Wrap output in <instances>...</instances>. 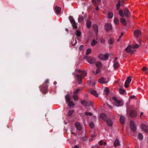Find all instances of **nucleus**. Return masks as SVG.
I'll return each instance as SVG.
<instances>
[{
	"mask_svg": "<svg viewBox=\"0 0 148 148\" xmlns=\"http://www.w3.org/2000/svg\"><path fill=\"white\" fill-rule=\"evenodd\" d=\"M114 23L116 25H118L119 24V20L116 17H115L114 19Z\"/></svg>",
	"mask_w": 148,
	"mask_h": 148,
	"instance_id": "cd10ccee",
	"label": "nucleus"
},
{
	"mask_svg": "<svg viewBox=\"0 0 148 148\" xmlns=\"http://www.w3.org/2000/svg\"><path fill=\"white\" fill-rule=\"evenodd\" d=\"M99 143L100 144V145H102L103 144V141L102 140H100L99 141Z\"/></svg>",
	"mask_w": 148,
	"mask_h": 148,
	"instance_id": "864d4df0",
	"label": "nucleus"
},
{
	"mask_svg": "<svg viewBox=\"0 0 148 148\" xmlns=\"http://www.w3.org/2000/svg\"><path fill=\"white\" fill-rule=\"evenodd\" d=\"M119 66V62L116 61H114L113 62V66L115 69L118 68Z\"/></svg>",
	"mask_w": 148,
	"mask_h": 148,
	"instance_id": "6ab92c4d",
	"label": "nucleus"
},
{
	"mask_svg": "<svg viewBox=\"0 0 148 148\" xmlns=\"http://www.w3.org/2000/svg\"><path fill=\"white\" fill-rule=\"evenodd\" d=\"M73 130H71V133H72V134H75V135H76V134H75V133H73Z\"/></svg>",
	"mask_w": 148,
	"mask_h": 148,
	"instance_id": "774afa93",
	"label": "nucleus"
},
{
	"mask_svg": "<svg viewBox=\"0 0 148 148\" xmlns=\"http://www.w3.org/2000/svg\"><path fill=\"white\" fill-rule=\"evenodd\" d=\"M73 110H69L68 111V115L69 116H71L73 113Z\"/></svg>",
	"mask_w": 148,
	"mask_h": 148,
	"instance_id": "ea45409f",
	"label": "nucleus"
},
{
	"mask_svg": "<svg viewBox=\"0 0 148 148\" xmlns=\"http://www.w3.org/2000/svg\"><path fill=\"white\" fill-rule=\"evenodd\" d=\"M86 60L87 62L91 64L94 63L96 60L95 58L91 57H88Z\"/></svg>",
	"mask_w": 148,
	"mask_h": 148,
	"instance_id": "20e7f679",
	"label": "nucleus"
},
{
	"mask_svg": "<svg viewBox=\"0 0 148 148\" xmlns=\"http://www.w3.org/2000/svg\"><path fill=\"white\" fill-rule=\"evenodd\" d=\"M93 140V138H90L89 139V142H90V141H92Z\"/></svg>",
	"mask_w": 148,
	"mask_h": 148,
	"instance_id": "680f3d73",
	"label": "nucleus"
},
{
	"mask_svg": "<svg viewBox=\"0 0 148 148\" xmlns=\"http://www.w3.org/2000/svg\"><path fill=\"white\" fill-rule=\"evenodd\" d=\"M82 77L80 75H77V78L78 82V83L79 84H81V81L82 79Z\"/></svg>",
	"mask_w": 148,
	"mask_h": 148,
	"instance_id": "b1692460",
	"label": "nucleus"
},
{
	"mask_svg": "<svg viewBox=\"0 0 148 148\" xmlns=\"http://www.w3.org/2000/svg\"><path fill=\"white\" fill-rule=\"evenodd\" d=\"M141 128L142 131L148 133V125H146L144 124H142L141 125Z\"/></svg>",
	"mask_w": 148,
	"mask_h": 148,
	"instance_id": "0eeeda50",
	"label": "nucleus"
},
{
	"mask_svg": "<svg viewBox=\"0 0 148 148\" xmlns=\"http://www.w3.org/2000/svg\"><path fill=\"white\" fill-rule=\"evenodd\" d=\"M67 103L69 106L70 107H71L75 106V104L73 103L72 101H70L67 102Z\"/></svg>",
	"mask_w": 148,
	"mask_h": 148,
	"instance_id": "c85d7f7f",
	"label": "nucleus"
},
{
	"mask_svg": "<svg viewBox=\"0 0 148 148\" xmlns=\"http://www.w3.org/2000/svg\"><path fill=\"white\" fill-rule=\"evenodd\" d=\"M96 136V135L95 134H93V135H91V137H95Z\"/></svg>",
	"mask_w": 148,
	"mask_h": 148,
	"instance_id": "bf43d9fd",
	"label": "nucleus"
},
{
	"mask_svg": "<svg viewBox=\"0 0 148 148\" xmlns=\"http://www.w3.org/2000/svg\"><path fill=\"white\" fill-rule=\"evenodd\" d=\"M81 103L84 106H92V103L91 101H89V102H88L85 100H83L81 101Z\"/></svg>",
	"mask_w": 148,
	"mask_h": 148,
	"instance_id": "f8f14e48",
	"label": "nucleus"
},
{
	"mask_svg": "<svg viewBox=\"0 0 148 148\" xmlns=\"http://www.w3.org/2000/svg\"><path fill=\"white\" fill-rule=\"evenodd\" d=\"M133 49V48H132V46L131 47L130 45H129L125 49V50L127 53H132L134 51Z\"/></svg>",
	"mask_w": 148,
	"mask_h": 148,
	"instance_id": "6e6552de",
	"label": "nucleus"
},
{
	"mask_svg": "<svg viewBox=\"0 0 148 148\" xmlns=\"http://www.w3.org/2000/svg\"><path fill=\"white\" fill-rule=\"evenodd\" d=\"M86 26L88 28H90L91 26V23L90 21H87L86 22Z\"/></svg>",
	"mask_w": 148,
	"mask_h": 148,
	"instance_id": "72a5a7b5",
	"label": "nucleus"
},
{
	"mask_svg": "<svg viewBox=\"0 0 148 148\" xmlns=\"http://www.w3.org/2000/svg\"><path fill=\"white\" fill-rule=\"evenodd\" d=\"M76 43H77V41H76V40H75V43H74V44H73V43H72V45H75L76 44Z\"/></svg>",
	"mask_w": 148,
	"mask_h": 148,
	"instance_id": "338daca9",
	"label": "nucleus"
},
{
	"mask_svg": "<svg viewBox=\"0 0 148 148\" xmlns=\"http://www.w3.org/2000/svg\"><path fill=\"white\" fill-rule=\"evenodd\" d=\"M113 16V14L112 12H110L108 14V17L110 19L112 18Z\"/></svg>",
	"mask_w": 148,
	"mask_h": 148,
	"instance_id": "c9c22d12",
	"label": "nucleus"
},
{
	"mask_svg": "<svg viewBox=\"0 0 148 148\" xmlns=\"http://www.w3.org/2000/svg\"><path fill=\"white\" fill-rule=\"evenodd\" d=\"M93 27L95 30L97 31L98 30V26L97 25H93Z\"/></svg>",
	"mask_w": 148,
	"mask_h": 148,
	"instance_id": "79ce46f5",
	"label": "nucleus"
},
{
	"mask_svg": "<svg viewBox=\"0 0 148 148\" xmlns=\"http://www.w3.org/2000/svg\"><path fill=\"white\" fill-rule=\"evenodd\" d=\"M123 35V33H121V36L119 37V38H120Z\"/></svg>",
	"mask_w": 148,
	"mask_h": 148,
	"instance_id": "052dcab7",
	"label": "nucleus"
},
{
	"mask_svg": "<svg viewBox=\"0 0 148 148\" xmlns=\"http://www.w3.org/2000/svg\"><path fill=\"white\" fill-rule=\"evenodd\" d=\"M90 93L91 94H92L95 95L96 97H97L98 96V93H97V92L95 90H90Z\"/></svg>",
	"mask_w": 148,
	"mask_h": 148,
	"instance_id": "5701e85b",
	"label": "nucleus"
},
{
	"mask_svg": "<svg viewBox=\"0 0 148 148\" xmlns=\"http://www.w3.org/2000/svg\"><path fill=\"white\" fill-rule=\"evenodd\" d=\"M95 65L98 68H100L102 67V64L101 63L99 62H97L95 63Z\"/></svg>",
	"mask_w": 148,
	"mask_h": 148,
	"instance_id": "4be33fe9",
	"label": "nucleus"
},
{
	"mask_svg": "<svg viewBox=\"0 0 148 148\" xmlns=\"http://www.w3.org/2000/svg\"><path fill=\"white\" fill-rule=\"evenodd\" d=\"M132 78V77L131 76H129L128 77L125 82H126V83H130L131 81Z\"/></svg>",
	"mask_w": 148,
	"mask_h": 148,
	"instance_id": "c756f323",
	"label": "nucleus"
},
{
	"mask_svg": "<svg viewBox=\"0 0 148 148\" xmlns=\"http://www.w3.org/2000/svg\"><path fill=\"white\" fill-rule=\"evenodd\" d=\"M114 42V40L112 39H110L108 41V43L110 45H112Z\"/></svg>",
	"mask_w": 148,
	"mask_h": 148,
	"instance_id": "f704fd0d",
	"label": "nucleus"
},
{
	"mask_svg": "<svg viewBox=\"0 0 148 148\" xmlns=\"http://www.w3.org/2000/svg\"><path fill=\"white\" fill-rule=\"evenodd\" d=\"M83 20V18L82 17H79L78 18V21L79 22H81Z\"/></svg>",
	"mask_w": 148,
	"mask_h": 148,
	"instance_id": "49530a36",
	"label": "nucleus"
},
{
	"mask_svg": "<svg viewBox=\"0 0 148 148\" xmlns=\"http://www.w3.org/2000/svg\"><path fill=\"white\" fill-rule=\"evenodd\" d=\"M76 35L77 36H80L81 35V32L79 30H77L76 31Z\"/></svg>",
	"mask_w": 148,
	"mask_h": 148,
	"instance_id": "2f4dec72",
	"label": "nucleus"
},
{
	"mask_svg": "<svg viewBox=\"0 0 148 148\" xmlns=\"http://www.w3.org/2000/svg\"><path fill=\"white\" fill-rule=\"evenodd\" d=\"M100 42L101 43L104 44L105 42V40L103 38H101L100 39Z\"/></svg>",
	"mask_w": 148,
	"mask_h": 148,
	"instance_id": "8fccbe9b",
	"label": "nucleus"
},
{
	"mask_svg": "<svg viewBox=\"0 0 148 148\" xmlns=\"http://www.w3.org/2000/svg\"><path fill=\"white\" fill-rule=\"evenodd\" d=\"M139 47V45L137 44H136L135 45H133L132 46V48L133 49H136L138 48Z\"/></svg>",
	"mask_w": 148,
	"mask_h": 148,
	"instance_id": "37998d69",
	"label": "nucleus"
},
{
	"mask_svg": "<svg viewBox=\"0 0 148 148\" xmlns=\"http://www.w3.org/2000/svg\"><path fill=\"white\" fill-rule=\"evenodd\" d=\"M108 106L111 108H113L111 106L109 105H108Z\"/></svg>",
	"mask_w": 148,
	"mask_h": 148,
	"instance_id": "69168bd1",
	"label": "nucleus"
},
{
	"mask_svg": "<svg viewBox=\"0 0 148 148\" xmlns=\"http://www.w3.org/2000/svg\"><path fill=\"white\" fill-rule=\"evenodd\" d=\"M80 90L79 89H77L74 92L73 94V97L74 99V100L75 101H77L78 100V97L77 96L78 93L79 91Z\"/></svg>",
	"mask_w": 148,
	"mask_h": 148,
	"instance_id": "39448f33",
	"label": "nucleus"
},
{
	"mask_svg": "<svg viewBox=\"0 0 148 148\" xmlns=\"http://www.w3.org/2000/svg\"><path fill=\"white\" fill-rule=\"evenodd\" d=\"M84 46L82 45H81L80 46L79 48V49L80 50H82L83 49Z\"/></svg>",
	"mask_w": 148,
	"mask_h": 148,
	"instance_id": "4d7b16f0",
	"label": "nucleus"
},
{
	"mask_svg": "<svg viewBox=\"0 0 148 148\" xmlns=\"http://www.w3.org/2000/svg\"><path fill=\"white\" fill-rule=\"evenodd\" d=\"M141 40H140V39H139V40H138V42L139 43V44L140 45V44L141 43Z\"/></svg>",
	"mask_w": 148,
	"mask_h": 148,
	"instance_id": "13d9d810",
	"label": "nucleus"
},
{
	"mask_svg": "<svg viewBox=\"0 0 148 148\" xmlns=\"http://www.w3.org/2000/svg\"><path fill=\"white\" fill-rule=\"evenodd\" d=\"M97 43V41L95 40L94 39L93 40L91 44V45L92 46H94Z\"/></svg>",
	"mask_w": 148,
	"mask_h": 148,
	"instance_id": "e433bc0d",
	"label": "nucleus"
},
{
	"mask_svg": "<svg viewBox=\"0 0 148 148\" xmlns=\"http://www.w3.org/2000/svg\"><path fill=\"white\" fill-rule=\"evenodd\" d=\"M112 25L109 23H106L105 25V28L106 30L107 31H109L112 29Z\"/></svg>",
	"mask_w": 148,
	"mask_h": 148,
	"instance_id": "1a4fd4ad",
	"label": "nucleus"
},
{
	"mask_svg": "<svg viewBox=\"0 0 148 148\" xmlns=\"http://www.w3.org/2000/svg\"><path fill=\"white\" fill-rule=\"evenodd\" d=\"M55 10L56 14L58 15L60 14L61 10L60 7L56 6L55 8Z\"/></svg>",
	"mask_w": 148,
	"mask_h": 148,
	"instance_id": "f3484780",
	"label": "nucleus"
},
{
	"mask_svg": "<svg viewBox=\"0 0 148 148\" xmlns=\"http://www.w3.org/2000/svg\"><path fill=\"white\" fill-rule=\"evenodd\" d=\"M147 69V68L146 67L144 66L143 68V71H146Z\"/></svg>",
	"mask_w": 148,
	"mask_h": 148,
	"instance_id": "5fc2aeb1",
	"label": "nucleus"
},
{
	"mask_svg": "<svg viewBox=\"0 0 148 148\" xmlns=\"http://www.w3.org/2000/svg\"><path fill=\"white\" fill-rule=\"evenodd\" d=\"M65 99L66 101V102L67 103L70 101H71L70 100V97L69 95V94L65 96Z\"/></svg>",
	"mask_w": 148,
	"mask_h": 148,
	"instance_id": "a878e982",
	"label": "nucleus"
},
{
	"mask_svg": "<svg viewBox=\"0 0 148 148\" xmlns=\"http://www.w3.org/2000/svg\"><path fill=\"white\" fill-rule=\"evenodd\" d=\"M119 92L120 94H123L125 92V91L122 89H120L119 90Z\"/></svg>",
	"mask_w": 148,
	"mask_h": 148,
	"instance_id": "a18cd8bd",
	"label": "nucleus"
},
{
	"mask_svg": "<svg viewBox=\"0 0 148 148\" xmlns=\"http://www.w3.org/2000/svg\"><path fill=\"white\" fill-rule=\"evenodd\" d=\"M82 140L83 141V143H84V142L85 141H86V140H87V138L86 137H84L82 138Z\"/></svg>",
	"mask_w": 148,
	"mask_h": 148,
	"instance_id": "3c124183",
	"label": "nucleus"
},
{
	"mask_svg": "<svg viewBox=\"0 0 148 148\" xmlns=\"http://www.w3.org/2000/svg\"><path fill=\"white\" fill-rule=\"evenodd\" d=\"M104 91H105L107 93H108L109 92V90L108 88H105L104 89Z\"/></svg>",
	"mask_w": 148,
	"mask_h": 148,
	"instance_id": "09e8293b",
	"label": "nucleus"
},
{
	"mask_svg": "<svg viewBox=\"0 0 148 148\" xmlns=\"http://www.w3.org/2000/svg\"><path fill=\"white\" fill-rule=\"evenodd\" d=\"M74 148H79V147L77 145L75 146Z\"/></svg>",
	"mask_w": 148,
	"mask_h": 148,
	"instance_id": "0e129e2a",
	"label": "nucleus"
},
{
	"mask_svg": "<svg viewBox=\"0 0 148 148\" xmlns=\"http://www.w3.org/2000/svg\"><path fill=\"white\" fill-rule=\"evenodd\" d=\"M109 55L108 53L100 54L99 55V57L101 60L106 61L108 59Z\"/></svg>",
	"mask_w": 148,
	"mask_h": 148,
	"instance_id": "f03ea898",
	"label": "nucleus"
},
{
	"mask_svg": "<svg viewBox=\"0 0 148 148\" xmlns=\"http://www.w3.org/2000/svg\"><path fill=\"white\" fill-rule=\"evenodd\" d=\"M85 114L87 116H92V114L90 112H86L85 113Z\"/></svg>",
	"mask_w": 148,
	"mask_h": 148,
	"instance_id": "c03bdc74",
	"label": "nucleus"
},
{
	"mask_svg": "<svg viewBox=\"0 0 148 148\" xmlns=\"http://www.w3.org/2000/svg\"><path fill=\"white\" fill-rule=\"evenodd\" d=\"M120 121L121 123L122 124H124L125 121V117L122 115H120Z\"/></svg>",
	"mask_w": 148,
	"mask_h": 148,
	"instance_id": "dca6fc26",
	"label": "nucleus"
},
{
	"mask_svg": "<svg viewBox=\"0 0 148 148\" xmlns=\"http://www.w3.org/2000/svg\"><path fill=\"white\" fill-rule=\"evenodd\" d=\"M129 83H126V82H125V85H124L125 87V88L127 87L128 86H129Z\"/></svg>",
	"mask_w": 148,
	"mask_h": 148,
	"instance_id": "603ef678",
	"label": "nucleus"
},
{
	"mask_svg": "<svg viewBox=\"0 0 148 148\" xmlns=\"http://www.w3.org/2000/svg\"><path fill=\"white\" fill-rule=\"evenodd\" d=\"M69 20L73 27L75 28H77V26L72 16H70L69 17Z\"/></svg>",
	"mask_w": 148,
	"mask_h": 148,
	"instance_id": "7ed1b4c3",
	"label": "nucleus"
},
{
	"mask_svg": "<svg viewBox=\"0 0 148 148\" xmlns=\"http://www.w3.org/2000/svg\"><path fill=\"white\" fill-rule=\"evenodd\" d=\"M99 82L103 84H104L108 82V80L104 77H102L99 79L98 81Z\"/></svg>",
	"mask_w": 148,
	"mask_h": 148,
	"instance_id": "9d476101",
	"label": "nucleus"
},
{
	"mask_svg": "<svg viewBox=\"0 0 148 148\" xmlns=\"http://www.w3.org/2000/svg\"><path fill=\"white\" fill-rule=\"evenodd\" d=\"M120 21L121 23L124 25H126V22L125 18H121L120 19Z\"/></svg>",
	"mask_w": 148,
	"mask_h": 148,
	"instance_id": "393cba45",
	"label": "nucleus"
},
{
	"mask_svg": "<svg viewBox=\"0 0 148 148\" xmlns=\"http://www.w3.org/2000/svg\"><path fill=\"white\" fill-rule=\"evenodd\" d=\"M100 72V70H99V68H98V69L96 70V72H95L94 70L92 71V72L93 73L95 74H97L99 73Z\"/></svg>",
	"mask_w": 148,
	"mask_h": 148,
	"instance_id": "58836bf2",
	"label": "nucleus"
},
{
	"mask_svg": "<svg viewBox=\"0 0 148 148\" xmlns=\"http://www.w3.org/2000/svg\"><path fill=\"white\" fill-rule=\"evenodd\" d=\"M89 125L91 128H93L94 127V124L92 123H91L89 124Z\"/></svg>",
	"mask_w": 148,
	"mask_h": 148,
	"instance_id": "de8ad7c7",
	"label": "nucleus"
},
{
	"mask_svg": "<svg viewBox=\"0 0 148 148\" xmlns=\"http://www.w3.org/2000/svg\"><path fill=\"white\" fill-rule=\"evenodd\" d=\"M114 146L115 147L119 145L120 143L119 140L117 138L116 139L114 142Z\"/></svg>",
	"mask_w": 148,
	"mask_h": 148,
	"instance_id": "aec40b11",
	"label": "nucleus"
},
{
	"mask_svg": "<svg viewBox=\"0 0 148 148\" xmlns=\"http://www.w3.org/2000/svg\"><path fill=\"white\" fill-rule=\"evenodd\" d=\"M75 125L77 130L78 131H80L82 129V127H81L80 124L79 123L77 122L75 123Z\"/></svg>",
	"mask_w": 148,
	"mask_h": 148,
	"instance_id": "2eb2a0df",
	"label": "nucleus"
},
{
	"mask_svg": "<svg viewBox=\"0 0 148 148\" xmlns=\"http://www.w3.org/2000/svg\"><path fill=\"white\" fill-rule=\"evenodd\" d=\"M124 15L126 17H128L130 14V12L128 10V9H125L124 10Z\"/></svg>",
	"mask_w": 148,
	"mask_h": 148,
	"instance_id": "4468645a",
	"label": "nucleus"
},
{
	"mask_svg": "<svg viewBox=\"0 0 148 148\" xmlns=\"http://www.w3.org/2000/svg\"><path fill=\"white\" fill-rule=\"evenodd\" d=\"M134 35L136 37H138L141 34V32L140 30L138 29L136 30L134 32Z\"/></svg>",
	"mask_w": 148,
	"mask_h": 148,
	"instance_id": "9b49d317",
	"label": "nucleus"
},
{
	"mask_svg": "<svg viewBox=\"0 0 148 148\" xmlns=\"http://www.w3.org/2000/svg\"><path fill=\"white\" fill-rule=\"evenodd\" d=\"M130 127L131 130L132 131L134 132L136 131V126L134 122L133 121H131L130 122Z\"/></svg>",
	"mask_w": 148,
	"mask_h": 148,
	"instance_id": "423d86ee",
	"label": "nucleus"
},
{
	"mask_svg": "<svg viewBox=\"0 0 148 148\" xmlns=\"http://www.w3.org/2000/svg\"><path fill=\"white\" fill-rule=\"evenodd\" d=\"M138 138L140 140H142L143 138L142 134L141 133H139L138 135Z\"/></svg>",
	"mask_w": 148,
	"mask_h": 148,
	"instance_id": "473e14b6",
	"label": "nucleus"
},
{
	"mask_svg": "<svg viewBox=\"0 0 148 148\" xmlns=\"http://www.w3.org/2000/svg\"><path fill=\"white\" fill-rule=\"evenodd\" d=\"M103 144L104 145H107V143L106 142H103Z\"/></svg>",
	"mask_w": 148,
	"mask_h": 148,
	"instance_id": "e2e57ef3",
	"label": "nucleus"
},
{
	"mask_svg": "<svg viewBox=\"0 0 148 148\" xmlns=\"http://www.w3.org/2000/svg\"><path fill=\"white\" fill-rule=\"evenodd\" d=\"M119 15L122 17H123L124 16V15L123 13V12L122 10H120L119 11Z\"/></svg>",
	"mask_w": 148,
	"mask_h": 148,
	"instance_id": "7c9ffc66",
	"label": "nucleus"
},
{
	"mask_svg": "<svg viewBox=\"0 0 148 148\" xmlns=\"http://www.w3.org/2000/svg\"><path fill=\"white\" fill-rule=\"evenodd\" d=\"M92 1L93 3H95V4H97L100 3V0H93Z\"/></svg>",
	"mask_w": 148,
	"mask_h": 148,
	"instance_id": "a19ab883",
	"label": "nucleus"
},
{
	"mask_svg": "<svg viewBox=\"0 0 148 148\" xmlns=\"http://www.w3.org/2000/svg\"><path fill=\"white\" fill-rule=\"evenodd\" d=\"M107 116L104 114H102L100 115V117L103 120H105L107 118Z\"/></svg>",
	"mask_w": 148,
	"mask_h": 148,
	"instance_id": "bb28decb",
	"label": "nucleus"
},
{
	"mask_svg": "<svg viewBox=\"0 0 148 148\" xmlns=\"http://www.w3.org/2000/svg\"><path fill=\"white\" fill-rule=\"evenodd\" d=\"M130 116L132 117H135L136 116L137 113L134 110H132L130 112Z\"/></svg>",
	"mask_w": 148,
	"mask_h": 148,
	"instance_id": "a211bd4d",
	"label": "nucleus"
},
{
	"mask_svg": "<svg viewBox=\"0 0 148 148\" xmlns=\"http://www.w3.org/2000/svg\"><path fill=\"white\" fill-rule=\"evenodd\" d=\"M113 99L115 102L114 105L116 106L120 107L122 106L123 105V102L121 100H118L115 97H113Z\"/></svg>",
	"mask_w": 148,
	"mask_h": 148,
	"instance_id": "f257e3e1",
	"label": "nucleus"
},
{
	"mask_svg": "<svg viewBox=\"0 0 148 148\" xmlns=\"http://www.w3.org/2000/svg\"><path fill=\"white\" fill-rule=\"evenodd\" d=\"M82 73L83 75H86L87 74V73L86 71H83L82 72Z\"/></svg>",
	"mask_w": 148,
	"mask_h": 148,
	"instance_id": "6e6d98bb",
	"label": "nucleus"
},
{
	"mask_svg": "<svg viewBox=\"0 0 148 148\" xmlns=\"http://www.w3.org/2000/svg\"><path fill=\"white\" fill-rule=\"evenodd\" d=\"M91 49L89 48L87 49L86 54V55H88L90 54L91 52Z\"/></svg>",
	"mask_w": 148,
	"mask_h": 148,
	"instance_id": "4c0bfd02",
	"label": "nucleus"
},
{
	"mask_svg": "<svg viewBox=\"0 0 148 148\" xmlns=\"http://www.w3.org/2000/svg\"><path fill=\"white\" fill-rule=\"evenodd\" d=\"M106 122L108 126L111 127L112 125L113 122L111 120L108 119L106 120Z\"/></svg>",
	"mask_w": 148,
	"mask_h": 148,
	"instance_id": "412c9836",
	"label": "nucleus"
},
{
	"mask_svg": "<svg viewBox=\"0 0 148 148\" xmlns=\"http://www.w3.org/2000/svg\"><path fill=\"white\" fill-rule=\"evenodd\" d=\"M123 3V1H118V3L116 5V8L117 10L119 9L120 6L122 5Z\"/></svg>",
	"mask_w": 148,
	"mask_h": 148,
	"instance_id": "ddd939ff",
	"label": "nucleus"
}]
</instances>
